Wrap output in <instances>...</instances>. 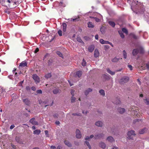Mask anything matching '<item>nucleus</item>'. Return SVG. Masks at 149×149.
Instances as JSON below:
<instances>
[{
    "mask_svg": "<svg viewBox=\"0 0 149 149\" xmlns=\"http://www.w3.org/2000/svg\"><path fill=\"white\" fill-rule=\"evenodd\" d=\"M138 2L137 1H133L131 6V9L134 12H135L136 13H142L145 10V8L142 5H141L137 8V10H136L135 11L134 10V5L135 4H136V3Z\"/></svg>",
    "mask_w": 149,
    "mask_h": 149,
    "instance_id": "obj_1",
    "label": "nucleus"
},
{
    "mask_svg": "<svg viewBox=\"0 0 149 149\" xmlns=\"http://www.w3.org/2000/svg\"><path fill=\"white\" fill-rule=\"evenodd\" d=\"M85 144L90 149H91V147L90 145L89 144V143L87 141H85Z\"/></svg>",
    "mask_w": 149,
    "mask_h": 149,
    "instance_id": "obj_31",
    "label": "nucleus"
},
{
    "mask_svg": "<svg viewBox=\"0 0 149 149\" xmlns=\"http://www.w3.org/2000/svg\"><path fill=\"white\" fill-rule=\"evenodd\" d=\"M51 148L52 149H56V147L55 146H51Z\"/></svg>",
    "mask_w": 149,
    "mask_h": 149,
    "instance_id": "obj_58",
    "label": "nucleus"
},
{
    "mask_svg": "<svg viewBox=\"0 0 149 149\" xmlns=\"http://www.w3.org/2000/svg\"><path fill=\"white\" fill-rule=\"evenodd\" d=\"M105 41L103 39H101L100 40V42L102 44H105Z\"/></svg>",
    "mask_w": 149,
    "mask_h": 149,
    "instance_id": "obj_43",
    "label": "nucleus"
},
{
    "mask_svg": "<svg viewBox=\"0 0 149 149\" xmlns=\"http://www.w3.org/2000/svg\"><path fill=\"white\" fill-rule=\"evenodd\" d=\"M100 93L103 96H104L105 95L104 91L103 90H101L99 91Z\"/></svg>",
    "mask_w": 149,
    "mask_h": 149,
    "instance_id": "obj_30",
    "label": "nucleus"
},
{
    "mask_svg": "<svg viewBox=\"0 0 149 149\" xmlns=\"http://www.w3.org/2000/svg\"><path fill=\"white\" fill-rule=\"evenodd\" d=\"M144 51L143 48H140L139 49H134L132 52V54L134 56H135L137 55V53L139 52L141 53H142Z\"/></svg>",
    "mask_w": 149,
    "mask_h": 149,
    "instance_id": "obj_2",
    "label": "nucleus"
},
{
    "mask_svg": "<svg viewBox=\"0 0 149 149\" xmlns=\"http://www.w3.org/2000/svg\"><path fill=\"white\" fill-rule=\"evenodd\" d=\"M116 101H115L114 102V103L116 104H118L120 103V101L119 99H117Z\"/></svg>",
    "mask_w": 149,
    "mask_h": 149,
    "instance_id": "obj_42",
    "label": "nucleus"
},
{
    "mask_svg": "<svg viewBox=\"0 0 149 149\" xmlns=\"http://www.w3.org/2000/svg\"><path fill=\"white\" fill-rule=\"evenodd\" d=\"M99 146L100 147L104 149L105 148L106 145L104 142H101L99 143Z\"/></svg>",
    "mask_w": 149,
    "mask_h": 149,
    "instance_id": "obj_14",
    "label": "nucleus"
},
{
    "mask_svg": "<svg viewBox=\"0 0 149 149\" xmlns=\"http://www.w3.org/2000/svg\"><path fill=\"white\" fill-rule=\"evenodd\" d=\"M82 72L81 71H78L77 72L76 75L78 77H80L81 75Z\"/></svg>",
    "mask_w": 149,
    "mask_h": 149,
    "instance_id": "obj_23",
    "label": "nucleus"
},
{
    "mask_svg": "<svg viewBox=\"0 0 149 149\" xmlns=\"http://www.w3.org/2000/svg\"><path fill=\"white\" fill-rule=\"evenodd\" d=\"M32 77L36 83H39L40 81V78L36 74H33V75Z\"/></svg>",
    "mask_w": 149,
    "mask_h": 149,
    "instance_id": "obj_5",
    "label": "nucleus"
},
{
    "mask_svg": "<svg viewBox=\"0 0 149 149\" xmlns=\"http://www.w3.org/2000/svg\"><path fill=\"white\" fill-rule=\"evenodd\" d=\"M29 122L31 123L32 124L34 125H38V123L35 120L34 118H33L30 120Z\"/></svg>",
    "mask_w": 149,
    "mask_h": 149,
    "instance_id": "obj_7",
    "label": "nucleus"
},
{
    "mask_svg": "<svg viewBox=\"0 0 149 149\" xmlns=\"http://www.w3.org/2000/svg\"><path fill=\"white\" fill-rule=\"evenodd\" d=\"M72 115H74V116L77 115V116H81V114L80 113L77 114V113H74L72 114Z\"/></svg>",
    "mask_w": 149,
    "mask_h": 149,
    "instance_id": "obj_51",
    "label": "nucleus"
},
{
    "mask_svg": "<svg viewBox=\"0 0 149 149\" xmlns=\"http://www.w3.org/2000/svg\"><path fill=\"white\" fill-rule=\"evenodd\" d=\"M58 116V115L57 114H54V116L55 118H57Z\"/></svg>",
    "mask_w": 149,
    "mask_h": 149,
    "instance_id": "obj_62",
    "label": "nucleus"
},
{
    "mask_svg": "<svg viewBox=\"0 0 149 149\" xmlns=\"http://www.w3.org/2000/svg\"><path fill=\"white\" fill-rule=\"evenodd\" d=\"M75 100H76L75 98V97H73V96H72V97L71 100V102H74L75 101Z\"/></svg>",
    "mask_w": 149,
    "mask_h": 149,
    "instance_id": "obj_46",
    "label": "nucleus"
},
{
    "mask_svg": "<svg viewBox=\"0 0 149 149\" xmlns=\"http://www.w3.org/2000/svg\"><path fill=\"white\" fill-rule=\"evenodd\" d=\"M123 55L124 58L126 59L127 58V53L125 50L123 51Z\"/></svg>",
    "mask_w": 149,
    "mask_h": 149,
    "instance_id": "obj_34",
    "label": "nucleus"
},
{
    "mask_svg": "<svg viewBox=\"0 0 149 149\" xmlns=\"http://www.w3.org/2000/svg\"><path fill=\"white\" fill-rule=\"evenodd\" d=\"M86 62L83 59L82 61V65L84 66L86 65Z\"/></svg>",
    "mask_w": 149,
    "mask_h": 149,
    "instance_id": "obj_41",
    "label": "nucleus"
},
{
    "mask_svg": "<svg viewBox=\"0 0 149 149\" xmlns=\"http://www.w3.org/2000/svg\"><path fill=\"white\" fill-rule=\"evenodd\" d=\"M146 67L147 68L149 69V63H148L146 64Z\"/></svg>",
    "mask_w": 149,
    "mask_h": 149,
    "instance_id": "obj_61",
    "label": "nucleus"
},
{
    "mask_svg": "<svg viewBox=\"0 0 149 149\" xmlns=\"http://www.w3.org/2000/svg\"><path fill=\"white\" fill-rule=\"evenodd\" d=\"M112 149H119L118 148L117 146H114L112 148Z\"/></svg>",
    "mask_w": 149,
    "mask_h": 149,
    "instance_id": "obj_53",
    "label": "nucleus"
},
{
    "mask_svg": "<svg viewBox=\"0 0 149 149\" xmlns=\"http://www.w3.org/2000/svg\"><path fill=\"white\" fill-rule=\"evenodd\" d=\"M56 53L60 57H63V55L62 53L59 51H57L56 52Z\"/></svg>",
    "mask_w": 149,
    "mask_h": 149,
    "instance_id": "obj_38",
    "label": "nucleus"
},
{
    "mask_svg": "<svg viewBox=\"0 0 149 149\" xmlns=\"http://www.w3.org/2000/svg\"><path fill=\"white\" fill-rule=\"evenodd\" d=\"M103 77L106 79H110V76L108 74H104L103 75Z\"/></svg>",
    "mask_w": 149,
    "mask_h": 149,
    "instance_id": "obj_24",
    "label": "nucleus"
},
{
    "mask_svg": "<svg viewBox=\"0 0 149 149\" xmlns=\"http://www.w3.org/2000/svg\"><path fill=\"white\" fill-rule=\"evenodd\" d=\"M99 55V52L97 49H95L94 52V56L95 57H98Z\"/></svg>",
    "mask_w": 149,
    "mask_h": 149,
    "instance_id": "obj_12",
    "label": "nucleus"
},
{
    "mask_svg": "<svg viewBox=\"0 0 149 149\" xmlns=\"http://www.w3.org/2000/svg\"><path fill=\"white\" fill-rule=\"evenodd\" d=\"M59 91V89H58L56 88L54 90L53 92L54 94H56L58 93Z\"/></svg>",
    "mask_w": 149,
    "mask_h": 149,
    "instance_id": "obj_27",
    "label": "nucleus"
},
{
    "mask_svg": "<svg viewBox=\"0 0 149 149\" xmlns=\"http://www.w3.org/2000/svg\"><path fill=\"white\" fill-rule=\"evenodd\" d=\"M76 136L77 138H80L81 137V134L80 130L77 129L76 131Z\"/></svg>",
    "mask_w": 149,
    "mask_h": 149,
    "instance_id": "obj_6",
    "label": "nucleus"
},
{
    "mask_svg": "<svg viewBox=\"0 0 149 149\" xmlns=\"http://www.w3.org/2000/svg\"><path fill=\"white\" fill-rule=\"evenodd\" d=\"M128 67L130 70H132V67L131 65H128Z\"/></svg>",
    "mask_w": 149,
    "mask_h": 149,
    "instance_id": "obj_48",
    "label": "nucleus"
},
{
    "mask_svg": "<svg viewBox=\"0 0 149 149\" xmlns=\"http://www.w3.org/2000/svg\"><path fill=\"white\" fill-rule=\"evenodd\" d=\"M79 17H78L74 18H71V21H77L79 20Z\"/></svg>",
    "mask_w": 149,
    "mask_h": 149,
    "instance_id": "obj_32",
    "label": "nucleus"
},
{
    "mask_svg": "<svg viewBox=\"0 0 149 149\" xmlns=\"http://www.w3.org/2000/svg\"><path fill=\"white\" fill-rule=\"evenodd\" d=\"M107 71L108 73L111 75H113L115 74V72L111 71L109 69H107Z\"/></svg>",
    "mask_w": 149,
    "mask_h": 149,
    "instance_id": "obj_22",
    "label": "nucleus"
},
{
    "mask_svg": "<svg viewBox=\"0 0 149 149\" xmlns=\"http://www.w3.org/2000/svg\"><path fill=\"white\" fill-rule=\"evenodd\" d=\"M146 130V128H144L143 129H142L141 130L139 131V134H143L145 132Z\"/></svg>",
    "mask_w": 149,
    "mask_h": 149,
    "instance_id": "obj_25",
    "label": "nucleus"
},
{
    "mask_svg": "<svg viewBox=\"0 0 149 149\" xmlns=\"http://www.w3.org/2000/svg\"><path fill=\"white\" fill-rule=\"evenodd\" d=\"M32 129L33 130H35L36 129V127H35V126H33L32 127Z\"/></svg>",
    "mask_w": 149,
    "mask_h": 149,
    "instance_id": "obj_64",
    "label": "nucleus"
},
{
    "mask_svg": "<svg viewBox=\"0 0 149 149\" xmlns=\"http://www.w3.org/2000/svg\"><path fill=\"white\" fill-rule=\"evenodd\" d=\"M23 101L26 105L28 106H29L30 105V102L28 99L26 98L23 99Z\"/></svg>",
    "mask_w": 149,
    "mask_h": 149,
    "instance_id": "obj_9",
    "label": "nucleus"
},
{
    "mask_svg": "<svg viewBox=\"0 0 149 149\" xmlns=\"http://www.w3.org/2000/svg\"><path fill=\"white\" fill-rule=\"evenodd\" d=\"M27 64L26 62L24 61H22L21 63L19 66V68H20L21 67H24L27 65Z\"/></svg>",
    "mask_w": 149,
    "mask_h": 149,
    "instance_id": "obj_8",
    "label": "nucleus"
},
{
    "mask_svg": "<svg viewBox=\"0 0 149 149\" xmlns=\"http://www.w3.org/2000/svg\"><path fill=\"white\" fill-rule=\"evenodd\" d=\"M75 91L74 90L71 89L70 91V93L72 95V96H74V95Z\"/></svg>",
    "mask_w": 149,
    "mask_h": 149,
    "instance_id": "obj_40",
    "label": "nucleus"
},
{
    "mask_svg": "<svg viewBox=\"0 0 149 149\" xmlns=\"http://www.w3.org/2000/svg\"><path fill=\"white\" fill-rule=\"evenodd\" d=\"M15 127V126L13 125H11L10 126V129H13Z\"/></svg>",
    "mask_w": 149,
    "mask_h": 149,
    "instance_id": "obj_55",
    "label": "nucleus"
},
{
    "mask_svg": "<svg viewBox=\"0 0 149 149\" xmlns=\"http://www.w3.org/2000/svg\"><path fill=\"white\" fill-rule=\"evenodd\" d=\"M95 125L98 127H102L103 125V123L100 121H98L95 123Z\"/></svg>",
    "mask_w": 149,
    "mask_h": 149,
    "instance_id": "obj_15",
    "label": "nucleus"
},
{
    "mask_svg": "<svg viewBox=\"0 0 149 149\" xmlns=\"http://www.w3.org/2000/svg\"><path fill=\"white\" fill-rule=\"evenodd\" d=\"M105 44H111V43L110 42L108 41H105Z\"/></svg>",
    "mask_w": 149,
    "mask_h": 149,
    "instance_id": "obj_54",
    "label": "nucleus"
},
{
    "mask_svg": "<svg viewBox=\"0 0 149 149\" xmlns=\"http://www.w3.org/2000/svg\"><path fill=\"white\" fill-rule=\"evenodd\" d=\"M55 123L57 125H59V124L60 123L59 121H56V122Z\"/></svg>",
    "mask_w": 149,
    "mask_h": 149,
    "instance_id": "obj_63",
    "label": "nucleus"
},
{
    "mask_svg": "<svg viewBox=\"0 0 149 149\" xmlns=\"http://www.w3.org/2000/svg\"><path fill=\"white\" fill-rule=\"evenodd\" d=\"M94 48L95 47L93 45H91L89 47L88 49V51L91 52L93 51Z\"/></svg>",
    "mask_w": 149,
    "mask_h": 149,
    "instance_id": "obj_11",
    "label": "nucleus"
},
{
    "mask_svg": "<svg viewBox=\"0 0 149 149\" xmlns=\"http://www.w3.org/2000/svg\"><path fill=\"white\" fill-rule=\"evenodd\" d=\"M95 21L97 22H99L100 21V19L97 18L95 17Z\"/></svg>",
    "mask_w": 149,
    "mask_h": 149,
    "instance_id": "obj_49",
    "label": "nucleus"
},
{
    "mask_svg": "<svg viewBox=\"0 0 149 149\" xmlns=\"http://www.w3.org/2000/svg\"><path fill=\"white\" fill-rule=\"evenodd\" d=\"M31 89L33 91H35L36 90V88H35V87L33 86V87H31Z\"/></svg>",
    "mask_w": 149,
    "mask_h": 149,
    "instance_id": "obj_57",
    "label": "nucleus"
},
{
    "mask_svg": "<svg viewBox=\"0 0 149 149\" xmlns=\"http://www.w3.org/2000/svg\"><path fill=\"white\" fill-rule=\"evenodd\" d=\"M122 31L126 34H127L128 33V31L127 29L125 28H123L122 29Z\"/></svg>",
    "mask_w": 149,
    "mask_h": 149,
    "instance_id": "obj_37",
    "label": "nucleus"
},
{
    "mask_svg": "<svg viewBox=\"0 0 149 149\" xmlns=\"http://www.w3.org/2000/svg\"><path fill=\"white\" fill-rule=\"evenodd\" d=\"M45 134L47 136H48V131L47 130H45Z\"/></svg>",
    "mask_w": 149,
    "mask_h": 149,
    "instance_id": "obj_50",
    "label": "nucleus"
},
{
    "mask_svg": "<svg viewBox=\"0 0 149 149\" xmlns=\"http://www.w3.org/2000/svg\"><path fill=\"white\" fill-rule=\"evenodd\" d=\"M118 111L120 113H123L125 111V109L124 108H120L118 109Z\"/></svg>",
    "mask_w": 149,
    "mask_h": 149,
    "instance_id": "obj_16",
    "label": "nucleus"
},
{
    "mask_svg": "<svg viewBox=\"0 0 149 149\" xmlns=\"http://www.w3.org/2000/svg\"><path fill=\"white\" fill-rule=\"evenodd\" d=\"M118 33H119V34L120 35L121 37L122 38H124V36L123 34L122 31H118Z\"/></svg>",
    "mask_w": 149,
    "mask_h": 149,
    "instance_id": "obj_26",
    "label": "nucleus"
},
{
    "mask_svg": "<svg viewBox=\"0 0 149 149\" xmlns=\"http://www.w3.org/2000/svg\"><path fill=\"white\" fill-rule=\"evenodd\" d=\"M109 24L113 27H114L115 26V23L114 22L112 21H109Z\"/></svg>",
    "mask_w": 149,
    "mask_h": 149,
    "instance_id": "obj_29",
    "label": "nucleus"
},
{
    "mask_svg": "<svg viewBox=\"0 0 149 149\" xmlns=\"http://www.w3.org/2000/svg\"><path fill=\"white\" fill-rule=\"evenodd\" d=\"M92 91V89L89 88L85 91V94L86 95L88 94L89 92H91Z\"/></svg>",
    "mask_w": 149,
    "mask_h": 149,
    "instance_id": "obj_18",
    "label": "nucleus"
},
{
    "mask_svg": "<svg viewBox=\"0 0 149 149\" xmlns=\"http://www.w3.org/2000/svg\"><path fill=\"white\" fill-rule=\"evenodd\" d=\"M77 40L79 42L81 43H84L82 41L80 38L78 37L77 38Z\"/></svg>",
    "mask_w": 149,
    "mask_h": 149,
    "instance_id": "obj_33",
    "label": "nucleus"
},
{
    "mask_svg": "<svg viewBox=\"0 0 149 149\" xmlns=\"http://www.w3.org/2000/svg\"><path fill=\"white\" fill-rule=\"evenodd\" d=\"M62 26H63V31L65 32L66 31V28H67V24L65 23H63L62 24Z\"/></svg>",
    "mask_w": 149,
    "mask_h": 149,
    "instance_id": "obj_17",
    "label": "nucleus"
},
{
    "mask_svg": "<svg viewBox=\"0 0 149 149\" xmlns=\"http://www.w3.org/2000/svg\"><path fill=\"white\" fill-rule=\"evenodd\" d=\"M88 27L89 28H93L94 27V26L91 22H89L88 24Z\"/></svg>",
    "mask_w": 149,
    "mask_h": 149,
    "instance_id": "obj_21",
    "label": "nucleus"
},
{
    "mask_svg": "<svg viewBox=\"0 0 149 149\" xmlns=\"http://www.w3.org/2000/svg\"><path fill=\"white\" fill-rule=\"evenodd\" d=\"M37 93H38L41 94L42 93V92L41 90H38L37 91Z\"/></svg>",
    "mask_w": 149,
    "mask_h": 149,
    "instance_id": "obj_47",
    "label": "nucleus"
},
{
    "mask_svg": "<svg viewBox=\"0 0 149 149\" xmlns=\"http://www.w3.org/2000/svg\"><path fill=\"white\" fill-rule=\"evenodd\" d=\"M57 149H62V147L61 146H59L57 147Z\"/></svg>",
    "mask_w": 149,
    "mask_h": 149,
    "instance_id": "obj_60",
    "label": "nucleus"
},
{
    "mask_svg": "<svg viewBox=\"0 0 149 149\" xmlns=\"http://www.w3.org/2000/svg\"><path fill=\"white\" fill-rule=\"evenodd\" d=\"M41 131L39 130H36L33 131V134H35L38 135L40 133Z\"/></svg>",
    "mask_w": 149,
    "mask_h": 149,
    "instance_id": "obj_19",
    "label": "nucleus"
},
{
    "mask_svg": "<svg viewBox=\"0 0 149 149\" xmlns=\"http://www.w3.org/2000/svg\"><path fill=\"white\" fill-rule=\"evenodd\" d=\"M135 135L134 131L131 130L128 131L127 133V138L129 139H132L133 136Z\"/></svg>",
    "mask_w": 149,
    "mask_h": 149,
    "instance_id": "obj_3",
    "label": "nucleus"
},
{
    "mask_svg": "<svg viewBox=\"0 0 149 149\" xmlns=\"http://www.w3.org/2000/svg\"><path fill=\"white\" fill-rule=\"evenodd\" d=\"M145 103L147 104L148 105L149 104V100L147 99L144 100Z\"/></svg>",
    "mask_w": 149,
    "mask_h": 149,
    "instance_id": "obj_45",
    "label": "nucleus"
},
{
    "mask_svg": "<svg viewBox=\"0 0 149 149\" xmlns=\"http://www.w3.org/2000/svg\"><path fill=\"white\" fill-rule=\"evenodd\" d=\"M129 80V78L127 77H124L122 78L120 80V82L122 84H123L128 81Z\"/></svg>",
    "mask_w": 149,
    "mask_h": 149,
    "instance_id": "obj_4",
    "label": "nucleus"
},
{
    "mask_svg": "<svg viewBox=\"0 0 149 149\" xmlns=\"http://www.w3.org/2000/svg\"><path fill=\"white\" fill-rule=\"evenodd\" d=\"M51 76V74L50 73H49L46 74L45 75V77L47 78H50Z\"/></svg>",
    "mask_w": 149,
    "mask_h": 149,
    "instance_id": "obj_28",
    "label": "nucleus"
},
{
    "mask_svg": "<svg viewBox=\"0 0 149 149\" xmlns=\"http://www.w3.org/2000/svg\"><path fill=\"white\" fill-rule=\"evenodd\" d=\"M107 140L110 142H112L114 141V139L113 137L111 136H108L107 138Z\"/></svg>",
    "mask_w": 149,
    "mask_h": 149,
    "instance_id": "obj_13",
    "label": "nucleus"
},
{
    "mask_svg": "<svg viewBox=\"0 0 149 149\" xmlns=\"http://www.w3.org/2000/svg\"><path fill=\"white\" fill-rule=\"evenodd\" d=\"M64 143L68 147H70L71 146V144L68 141H64Z\"/></svg>",
    "mask_w": 149,
    "mask_h": 149,
    "instance_id": "obj_20",
    "label": "nucleus"
},
{
    "mask_svg": "<svg viewBox=\"0 0 149 149\" xmlns=\"http://www.w3.org/2000/svg\"><path fill=\"white\" fill-rule=\"evenodd\" d=\"M15 140L17 142L21 143V142L20 141V138L19 137L16 136L15 138Z\"/></svg>",
    "mask_w": 149,
    "mask_h": 149,
    "instance_id": "obj_36",
    "label": "nucleus"
},
{
    "mask_svg": "<svg viewBox=\"0 0 149 149\" xmlns=\"http://www.w3.org/2000/svg\"><path fill=\"white\" fill-rule=\"evenodd\" d=\"M58 34L60 36H62V31L61 30H59L58 31Z\"/></svg>",
    "mask_w": 149,
    "mask_h": 149,
    "instance_id": "obj_44",
    "label": "nucleus"
},
{
    "mask_svg": "<svg viewBox=\"0 0 149 149\" xmlns=\"http://www.w3.org/2000/svg\"><path fill=\"white\" fill-rule=\"evenodd\" d=\"M118 59L116 57L114 58L112 60V61L113 62H116L118 61Z\"/></svg>",
    "mask_w": 149,
    "mask_h": 149,
    "instance_id": "obj_35",
    "label": "nucleus"
},
{
    "mask_svg": "<svg viewBox=\"0 0 149 149\" xmlns=\"http://www.w3.org/2000/svg\"><path fill=\"white\" fill-rule=\"evenodd\" d=\"M57 149H62V147L61 146H59L57 147Z\"/></svg>",
    "mask_w": 149,
    "mask_h": 149,
    "instance_id": "obj_59",
    "label": "nucleus"
},
{
    "mask_svg": "<svg viewBox=\"0 0 149 149\" xmlns=\"http://www.w3.org/2000/svg\"><path fill=\"white\" fill-rule=\"evenodd\" d=\"M104 134L102 133L95 136V138L96 139H100L102 138L104 136Z\"/></svg>",
    "mask_w": 149,
    "mask_h": 149,
    "instance_id": "obj_10",
    "label": "nucleus"
},
{
    "mask_svg": "<svg viewBox=\"0 0 149 149\" xmlns=\"http://www.w3.org/2000/svg\"><path fill=\"white\" fill-rule=\"evenodd\" d=\"M95 38L96 39L98 40V35H96L95 36Z\"/></svg>",
    "mask_w": 149,
    "mask_h": 149,
    "instance_id": "obj_56",
    "label": "nucleus"
},
{
    "mask_svg": "<svg viewBox=\"0 0 149 149\" xmlns=\"http://www.w3.org/2000/svg\"><path fill=\"white\" fill-rule=\"evenodd\" d=\"M39 51V49H38V48H36L35 50V51H34V52L35 53H36L37 52Z\"/></svg>",
    "mask_w": 149,
    "mask_h": 149,
    "instance_id": "obj_52",
    "label": "nucleus"
},
{
    "mask_svg": "<svg viewBox=\"0 0 149 149\" xmlns=\"http://www.w3.org/2000/svg\"><path fill=\"white\" fill-rule=\"evenodd\" d=\"M94 137V136L93 135H91L90 137L89 136H86V137L85 138V139L86 140H88L89 138H92Z\"/></svg>",
    "mask_w": 149,
    "mask_h": 149,
    "instance_id": "obj_39",
    "label": "nucleus"
}]
</instances>
